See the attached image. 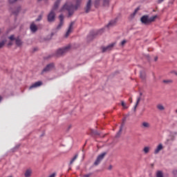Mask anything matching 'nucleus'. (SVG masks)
Wrapping results in <instances>:
<instances>
[{"label":"nucleus","instance_id":"nucleus-1","mask_svg":"<svg viewBox=\"0 0 177 177\" xmlns=\"http://www.w3.org/2000/svg\"><path fill=\"white\" fill-rule=\"evenodd\" d=\"M75 5L66 3L61 9L60 12H63L64 10H67L68 12V16H73L74 15V10H77L80 6H81V3L82 0H75Z\"/></svg>","mask_w":177,"mask_h":177},{"label":"nucleus","instance_id":"nucleus-2","mask_svg":"<svg viewBox=\"0 0 177 177\" xmlns=\"http://www.w3.org/2000/svg\"><path fill=\"white\" fill-rule=\"evenodd\" d=\"M156 19H157V15L150 18H149L148 15H143L140 19V21L142 23V24H150V23H153Z\"/></svg>","mask_w":177,"mask_h":177},{"label":"nucleus","instance_id":"nucleus-3","mask_svg":"<svg viewBox=\"0 0 177 177\" xmlns=\"http://www.w3.org/2000/svg\"><path fill=\"white\" fill-rule=\"evenodd\" d=\"M70 46H66L64 48H59L57 50V56H62L63 55H64V53H67V52H68V50H70Z\"/></svg>","mask_w":177,"mask_h":177},{"label":"nucleus","instance_id":"nucleus-4","mask_svg":"<svg viewBox=\"0 0 177 177\" xmlns=\"http://www.w3.org/2000/svg\"><path fill=\"white\" fill-rule=\"evenodd\" d=\"M56 19V14L55 13V11L53 10H51V11L49 12V14L47 16V20L48 23H53Z\"/></svg>","mask_w":177,"mask_h":177},{"label":"nucleus","instance_id":"nucleus-5","mask_svg":"<svg viewBox=\"0 0 177 177\" xmlns=\"http://www.w3.org/2000/svg\"><path fill=\"white\" fill-rule=\"evenodd\" d=\"M55 68V64L53 63L48 64L41 71V74L44 73H49V71H52Z\"/></svg>","mask_w":177,"mask_h":177},{"label":"nucleus","instance_id":"nucleus-6","mask_svg":"<svg viewBox=\"0 0 177 177\" xmlns=\"http://www.w3.org/2000/svg\"><path fill=\"white\" fill-rule=\"evenodd\" d=\"M106 156V152H104L101 154H100L97 157V159L95 160V162H94V165H99V164H100V162H102V161L103 160V158H104Z\"/></svg>","mask_w":177,"mask_h":177},{"label":"nucleus","instance_id":"nucleus-7","mask_svg":"<svg viewBox=\"0 0 177 177\" xmlns=\"http://www.w3.org/2000/svg\"><path fill=\"white\" fill-rule=\"evenodd\" d=\"M106 156V152H104L101 154H100L97 157V159L95 160V162H94V165H99V164H100V162H102V161L103 160V158H104Z\"/></svg>","mask_w":177,"mask_h":177},{"label":"nucleus","instance_id":"nucleus-8","mask_svg":"<svg viewBox=\"0 0 177 177\" xmlns=\"http://www.w3.org/2000/svg\"><path fill=\"white\" fill-rule=\"evenodd\" d=\"M59 24L57 26V30H60L62 27H63V24H64V16L63 15V14H61L59 16Z\"/></svg>","mask_w":177,"mask_h":177},{"label":"nucleus","instance_id":"nucleus-9","mask_svg":"<svg viewBox=\"0 0 177 177\" xmlns=\"http://www.w3.org/2000/svg\"><path fill=\"white\" fill-rule=\"evenodd\" d=\"M114 45H115V44L112 43L106 47H103L102 53H104V52H109V50H111V49H113V48L114 47Z\"/></svg>","mask_w":177,"mask_h":177},{"label":"nucleus","instance_id":"nucleus-10","mask_svg":"<svg viewBox=\"0 0 177 177\" xmlns=\"http://www.w3.org/2000/svg\"><path fill=\"white\" fill-rule=\"evenodd\" d=\"M73 26H74V22H71L68 29L65 35V37L67 38V37H68V35H70V34H71V32L73 31Z\"/></svg>","mask_w":177,"mask_h":177},{"label":"nucleus","instance_id":"nucleus-11","mask_svg":"<svg viewBox=\"0 0 177 177\" xmlns=\"http://www.w3.org/2000/svg\"><path fill=\"white\" fill-rule=\"evenodd\" d=\"M30 28L32 32H37V31H38V27H37V25L34 23L30 24Z\"/></svg>","mask_w":177,"mask_h":177},{"label":"nucleus","instance_id":"nucleus-12","mask_svg":"<svg viewBox=\"0 0 177 177\" xmlns=\"http://www.w3.org/2000/svg\"><path fill=\"white\" fill-rule=\"evenodd\" d=\"M41 85H42V82H36L29 87V89H33V88H38V86H41Z\"/></svg>","mask_w":177,"mask_h":177},{"label":"nucleus","instance_id":"nucleus-13","mask_svg":"<svg viewBox=\"0 0 177 177\" xmlns=\"http://www.w3.org/2000/svg\"><path fill=\"white\" fill-rule=\"evenodd\" d=\"M91 6H92V0H88L86 7V13H89V10H91Z\"/></svg>","mask_w":177,"mask_h":177},{"label":"nucleus","instance_id":"nucleus-14","mask_svg":"<svg viewBox=\"0 0 177 177\" xmlns=\"http://www.w3.org/2000/svg\"><path fill=\"white\" fill-rule=\"evenodd\" d=\"M162 150V144H160L154 151V154H158Z\"/></svg>","mask_w":177,"mask_h":177},{"label":"nucleus","instance_id":"nucleus-15","mask_svg":"<svg viewBox=\"0 0 177 177\" xmlns=\"http://www.w3.org/2000/svg\"><path fill=\"white\" fill-rule=\"evenodd\" d=\"M59 5H60V0H57V1H55V3H54V6L51 10H53L55 12V10H56V9L59 8Z\"/></svg>","mask_w":177,"mask_h":177},{"label":"nucleus","instance_id":"nucleus-16","mask_svg":"<svg viewBox=\"0 0 177 177\" xmlns=\"http://www.w3.org/2000/svg\"><path fill=\"white\" fill-rule=\"evenodd\" d=\"M31 174H32V170L31 169H28L25 171V177H30L31 176Z\"/></svg>","mask_w":177,"mask_h":177},{"label":"nucleus","instance_id":"nucleus-17","mask_svg":"<svg viewBox=\"0 0 177 177\" xmlns=\"http://www.w3.org/2000/svg\"><path fill=\"white\" fill-rule=\"evenodd\" d=\"M115 23H117V19H115L113 20H111L108 25L106 26V27H111L115 25Z\"/></svg>","mask_w":177,"mask_h":177},{"label":"nucleus","instance_id":"nucleus-18","mask_svg":"<svg viewBox=\"0 0 177 177\" xmlns=\"http://www.w3.org/2000/svg\"><path fill=\"white\" fill-rule=\"evenodd\" d=\"M15 44L17 46H21V44H23V42H21V40H20V39H16L15 40Z\"/></svg>","mask_w":177,"mask_h":177},{"label":"nucleus","instance_id":"nucleus-19","mask_svg":"<svg viewBox=\"0 0 177 177\" xmlns=\"http://www.w3.org/2000/svg\"><path fill=\"white\" fill-rule=\"evenodd\" d=\"M142 125L143 128H149L150 127V124H149V122H143Z\"/></svg>","mask_w":177,"mask_h":177},{"label":"nucleus","instance_id":"nucleus-20","mask_svg":"<svg viewBox=\"0 0 177 177\" xmlns=\"http://www.w3.org/2000/svg\"><path fill=\"white\" fill-rule=\"evenodd\" d=\"M77 158H78V153H76V154L75 155V157H73V158L71 159V162H70V165H71L74 162V161H75V160H76Z\"/></svg>","mask_w":177,"mask_h":177},{"label":"nucleus","instance_id":"nucleus-21","mask_svg":"<svg viewBox=\"0 0 177 177\" xmlns=\"http://www.w3.org/2000/svg\"><path fill=\"white\" fill-rule=\"evenodd\" d=\"M123 127H124V126H123L122 124L120 126V130H119V131L118 132V133L116 134V138L120 137V135H121V132H122V128H123Z\"/></svg>","mask_w":177,"mask_h":177},{"label":"nucleus","instance_id":"nucleus-22","mask_svg":"<svg viewBox=\"0 0 177 177\" xmlns=\"http://www.w3.org/2000/svg\"><path fill=\"white\" fill-rule=\"evenodd\" d=\"M91 135H93L94 136H99V135H100V133H99V132H97V131L91 130Z\"/></svg>","mask_w":177,"mask_h":177},{"label":"nucleus","instance_id":"nucleus-23","mask_svg":"<svg viewBox=\"0 0 177 177\" xmlns=\"http://www.w3.org/2000/svg\"><path fill=\"white\" fill-rule=\"evenodd\" d=\"M156 176L157 177H164V175L162 174V171H158L156 173Z\"/></svg>","mask_w":177,"mask_h":177},{"label":"nucleus","instance_id":"nucleus-24","mask_svg":"<svg viewBox=\"0 0 177 177\" xmlns=\"http://www.w3.org/2000/svg\"><path fill=\"white\" fill-rule=\"evenodd\" d=\"M101 0H95V8H99V5H100Z\"/></svg>","mask_w":177,"mask_h":177},{"label":"nucleus","instance_id":"nucleus-25","mask_svg":"<svg viewBox=\"0 0 177 177\" xmlns=\"http://www.w3.org/2000/svg\"><path fill=\"white\" fill-rule=\"evenodd\" d=\"M109 3H110V0H103L104 6H109Z\"/></svg>","mask_w":177,"mask_h":177},{"label":"nucleus","instance_id":"nucleus-26","mask_svg":"<svg viewBox=\"0 0 177 177\" xmlns=\"http://www.w3.org/2000/svg\"><path fill=\"white\" fill-rule=\"evenodd\" d=\"M140 102V97H138L137 98V102H136V104L134 106V110H136V108L138 107V104H139V102Z\"/></svg>","mask_w":177,"mask_h":177},{"label":"nucleus","instance_id":"nucleus-27","mask_svg":"<svg viewBox=\"0 0 177 177\" xmlns=\"http://www.w3.org/2000/svg\"><path fill=\"white\" fill-rule=\"evenodd\" d=\"M157 109H158V110H160V111H162V110H165V108H164V106H162V104H158L157 106Z\"/></svg>","mask_w":177,"mask_h":177},{"label":"nucleus","instance_id":"nucleus-28","mask_svg":"<svg viewBox=\"0 0 177 177\" xmlns=\"http://www.w3.org/2000/svg\"><path fill=\"white\" fill-rule=\"evenodd\" d=\"M150 151V148L149 147H145L143 149V151L145 153V154H147L149 151Z\"/></svg>","mask_w":177,"mask_h":177},{"label":"nucleus","instance_id":"nucleus-29","mask_svg":"<svg viewBox=\"0 0 177 177\" xmlns=\"http://www.w3.org/2000/svg\"><path fill=\"white\" fill-rule=\"evenodd\" d=\"M164 84H172V80H163Z\"/></svg>","mask_w":177,"mask_h":177},{"label":"nucleus","instance_id":"nucleus-30","mask_svg":"<svg viewBox=\"0 0 177 177\" xmlns=\"http://www.w3.org/2000/svg\"><path fill=\"white\" fill-rule=\"evenodd\" d=\"M139 10H140V8H139V7H138V8L134 10V12H133L132 16H135V15H136V13H138V12H139Z\"/></svg>","mask_w":177,"mask_h":177},{"label":"nucleus","instance_id":"nucleus-31","mask_svg":"<svg viewBox=\"0 0 177 177\" xmlns=\"http://www.w3.org/2000/svg\"><path fill=\"white\" fill-rule=\"evenodd\" d=\"M139 10H140V8H139V7H138V8L134 10V12H133L132 16H135V15H136V13H138V12H139Z\"/></svg>","mask_w":177,"mask_h":177},{"label":"nucleus","instance_id":"nucleus-32","mask_svg":"<svg viewBox=\"0 0 177 177\" xmlns=\"http://www.w3.org/2000/svg\"><path fill=\"white\" fill-rule=\"evenodd\" d=\"M122 107H124V109L128 108V106H127V104H125V102H124V101H122Z\"/></svg>","mask_w":177,"mask_h":177},{"label":"nucleus","instance_id":"nucleus-33","mask_svg":"<svg viewBox=\"0 0 177 177\" xmlns=\"http://www.w3.org/2000/svg\"><path fill=\"white\" fill-rule=\"evenodd\" d=\"M8 38H9V39H10V41H15V35H12Z\"/></svg>","mask_w":177,"mask_h":177},{"label":"nucleus","instance_id":"nucleus-34","mask_svg":"<svg viewBox=\"0 0 177 177\" xmlns=\"http://www.w3.org/2000/svg\"><path fill=\"white\" fill-rule=\"evenodd\" d=\"M5 45V41H1L0 42V49H1V48H3V46Z\"/></svg>","mask_w":177,"mask_h":177},{"label":"nucleus","instance_id":"nucleus-35","mask_svg":"<svg viewBox=\"0 0 177 177\" xmlns=\"http://www.w3.org/2000/svg\"><path fill=\"white\" fill-rule=\"evenodd\" d=\"M40 20H42V16L39 15L38 19H36V21H39Z\"/></svg>","mask_w":177,"mask_h":177},{"label":"nucleus","instance_id":"nucleus-36","mask_svg":"<svg viewBox=\"0 0 177 177\" xmlns=\"http://www.w3.org/2000/svg\"><path fill=\"white\" fill-rule=\"evenodd\" d=\"M9 3H15V2H17V0H8Z\"/></svg>","mask_w":177,"mask_h":177},{"label":"nucleus","instance_id":"nucleus-37","mask_svg":"<svg viewBox=\"0 0 177 177\" xmlns=\"http://www.w3.org/2000/svg\"><path fill=\"white\" fill-rule=\"evenodd\" d=\"M125 44H127V40H123L122 42H121V45L122 46H124V45H125Z\"/></svg>","mask_w":177,"mask_h":177},{"label":"nucleus","instance_id":"nucleus-38","mask_svg":"<svg viewBox=\"0 0 177 177\" xmlns=\"http://www.w3.org/2000/svg\"><path fill=\"white\" fill-rule=\"evenodd\" d=\"M91 175H92V173H90L88 174L84 175L83 177H90V176H91Z\"/></svg>","mask_w":177,"mask_h":177},{"label":"nucleus","instance_id":"nucleus-39","mask_svg":"<svg viewBox=\"0 0 177 177\" xmlns=\"http://www.w3.org/2000/svg\"><path fill=\"white\" fill-rule=\"evenodd\" d=\"M91 37L92 38H94V36H93V35H92V33H90L89 36H88V39H89V38H91Z\"/></svg>","mask_w":177,"mask_h":177},{"label":"nucleus","instance_id":"nucleus-40","mask_svg":"<svg viewBox=\"0 0 177 177\" xmlns=\"http://www.w3.org/2000/svg\"><path fill=\"white\" fill-rule=\"evenodd\" d=\"M13 45V43L12 41H10L8 44V46H12Z\"/></svg>","mask_w":177,"mask_h":177},{"label":"nucleus","instance_id":"nucleus-41","mask_svg":"<svg viewBox=\"0 0 177 177\" xmlns=\"http://www.w3.org/2000/svg\"><path fill=\"white\" fill-rule=\"evenodd\" d=\"M164 2V0H158V3H162Z\"/></svg>","mask_w":177,"mask_h":177},{"label":"nucleus","instance_id":"nucleus-42","mask_svg":"<svg viewBox=\"0 0 177 177\" xmlns=\"http://www.w3.org/2000/svg\"><path fill=\"white\" fill-rule=\"evenodd\" d=\"M55 176H56V174L53 173L49 177H55Z\"/></svg>","mask_w":177,"mask_h":177},{"label":"nucleus","instance_id":"nucleus-43","mask_svg":"<svg viewBox=\"0 0 177 177\" xmlns=\"http://www.w3.org/2000/svg\"><path fill=\"white\" fill-rule=\"evenodd\" d=\"M129 101L130 102V103H132V97H130V98L129 99Z\"/></svg>","mask_w":177,"mask_h":177},{"label":"nucleus","instance_id":"nucleus-44","mask_svg":"<svg viewBox=\"0 0 177 177\" xmlns=\"http://www.w3.org/2000/svg\"><path fill=\"white\" fill-rule=\"evenodd\" d=\"M154 60H155V62H157V60H158V57H156Z\"/></svg>","mask_w":177,"mask_h":177},{"label":"nucleus","instance_id":"nucleus-45","mask_svg":"<svg viewBox=\"0 0 177 177\" xmlns=\"http://www.w3.org/2000/svg\"><path fill=\"white\" fill-rule=\"evenodd\" d=\"M140 77H141V78H142V80H145V77H143V76L142 75V74L140 75Z\"/></svg>","mask_w":177,"mask_h":177},{"label":"nucleus","instance_id":"nucleus-46","mask_svg":"<svg viewBox=\"0 0 177 177\" xmlns=\"http://www.w3.org/2000/svg\"><path fill=\"white\" fill-rule=\"evenodd\" d=\"M113 168V166L110 165L109 167V169H111Z\"/></svg>","mask_w":177,"mask_h":177},{"label":"nucleus","instance_id":"nucleus-47","mask_svg":"<svg viewBox=\"0 0 177 177\" xmlns=\"http://www.w3.org/2000/svg\"><path fill=\"white\" fill-rule=\"evenodd\" d=\"M101 31H103V29L100 30L97 32V34H100V32H101Z\"/></svg>","mask_w":177,"mask_h":177},{"label":"nucleus","instance_id":"nucleus-48","mask_svg":"<svg viewBox=\"0 0 177 177\" xmlns=\"http://www.w3.org/2000/svg\"><path fill=\"white\" fill-rule=\"evenodd\" d=\"M2 100V96L0 95V102Z\"/></svg>","mask_w":177,"mask_h":177},{"label":"nucleus","instance_id":"nucleus-49","mask_svg":"<svg viewBox=\"0 0 177 177\" xmlns=\"http://www.w3.org/2000/svg\"><path fill=\"white\" fill-rule=\"evenodd\" d=\"M12 13H13L14 15H17V13H16V12H12Z\"/></svg>","mask_w":177,"mask_h":177},{"label":"nucleus","instance_id":"nucleus-50","mask_svg":"<svg viewBox=\"0 0 177 177\" xmlns=\"http://www.w3.org/2000/svg\"><path fill=\"white\" fill-rule=\"evenodd\" d=\"M142 93H140V96H142Z\"/></svg>","mask_w":177,"mask_h":177},{"label":"nucleus","instance_id":"nucleus-51","mask_svg":"<svg viewBox=\"0 0 177 177\" xmlns=\"http://www.w3.org/2000/svg\"><path fill=\"white\" fill-rule=\"evenodd\" d=\"M176 75H177V73H176Z\"/></svg>","mask_w":177,"mask_h":177},{"label":"nucleus","instance_id":"nucleus-52","mask_svg":"<svg viewBox=\"0 0 177 177\" xmlns=\"http://www.w3.org/2000/svg\"><path fill=\"white\" fill-rule=\"evenodd\" d=\"M38 1H42V0H38Z\"/></svg>","mask_w":177,"mask_h":177}]
</instances>
